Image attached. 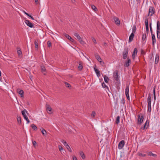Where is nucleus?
<instances>
[{
    "mask_svg": "<svg viewBox=\"0 0 160 160\" xmlns=\"http://www.w3.org/2000/svg\"><path fill=\"white\" fill-rule=\"evenodd\" d=\"M146 37V34L145 33L144 34H143L142 35V40L144 41L145 40Z\"/></svg>",
    "mask_w": 160,
    "mask_h": 160,
    "instance_id": "obj_38",
    "label": "nucleus"
},
{
    "mask_svg": "<svg viewBox=\"0 0 160 160\" xmlns=\"http://www.w3.org/2000/svg\"><path fill=\"white\" fill-rule=\"evenodd\" d=\"M66 147L67 148V149L70 152H72L71 149L69 145H67V146H66Z\"/></svg>",
    "mask_w": 160,
    "mask_h": 160,
    "instance_id": "obj_40",
    "label": "nucleus"
},
{
    "mask_svg": "<svg viewBox=\"0 0 160 160\" xmlns=\"http://www.w3.org/2000/svg\"><path fill=\"white\" fill-rule=\"evenodd\" d=\"M157 29H160V23L159 21L157 22Z\"/></svg>",
    "mask_w": 160,
    "mask_h": 160,
    "instance_id": "obj_29",
    "label": "nucleus"
},
{
    "mask_svg": "<svg viewBox=\"0 0 160 160\" xmlns=\"http://www.w3.org/2000/svg\"><path fill=\"white\" fill-rule=\"evenodd\" d=\"M96 115L95 112L94 111H93L92 112L91 116L93 117H94Z\"/></svg>",
    "mask_w": 160,
    "mask_h": 160,
    "instance_id": "obj_47",
    "label": "nucleus"
},
{
    "mask_svg": "<svg viewBox=\"0 0 160 160\" xmlns=\"http://www.w3.org/2000/svg\"><path fill=\"white\" fill-rule=\"evenodd\" d=\"M104 79L105 82L106 83H108V80H109V79H108V77H107L106 75H105L104 77Z\"/></svg>",
    "mask_w": 160,
    "mask_h": 160,
    "instance_id": "obj_30",
    "label": "nucleus"
},
{
    "mask_svg": "<svg viewBox=\"0 0 160 160\" xmlns=\"http://www.w3.org/2000/svg\"><path fill=\"white\" fill-rule=\"evenodd\" d=\"M47 110L48 112V113H49V112H48V111H49L50 112L51 111L52 108H51V107L49 106H48L47 108Z\"/></svg>",
    "mask_w": 160,
    "mask_h": 160,
    "instance_id": "obj_36",
    "label": "nucleus"
},
{
    "mask_svg": "<svg viewBox=\"0 0 160 160\" xmlns=\"http://www.w3.org/2000/svg\"><path fill=\"white\" fill-rule=\"evenodd\" d=\"M96 58L98 62H101L102 60L99 55H96Z\"/></svg>",
    "mask_w": 160,
    "mask_h": 160,
    "instance_id": "obj_21",
    "label": "nucleus"
},
{
    "mask_svg": "<svg viewBox=\"0 0 160 160\" xmlns=\"http://www.w3.org/2000/svg\"><path fill=\"white\" fill-rule=\"evenodd\" d=\"M118 71L116 70L113 73V77L115 80L118 81L119 80V76L118 75Z\"/></svg>",
    "mask_w": 160,
    "mask_h": 160,
    "instance_id": "obj_6",
    "label": "nucleus"
},
{
    "mask_svg": "<svg viewBox=\"0 0 160 160\" xmlns=\"http://www.w3.org/2000/svg\"><path fill=\"white\" fill-rule=\"evenodd\" d=\"M140 0H136V1L138 2V3H140Z\"/></svg>",
    "mask_w": 160,
    "mask_h": 160,
    "instance_id": "obj_64",
    "label": "nucleus"
},
{
    "mask_svg": "<svg viewBox=\"0 0 160 160\" xmlns=\"http://www.w3.org/2000/svg\"><path fill=\"white\" fill-rule=\"evenodd\" d=\"M41 130L43 135H45L46 134L47 132L43 128H42V129H41Z\"/></svg>",
    "mask_w": 160,
    "mask_h": 160,
    "instance_id": "obj_24",
    "label": "nucleus"
},
{
    "mask_svg": "<svg viewBox=\"0 0 160 160\" xmlns=\"http://www.w3.org/2000/svg\"><path fill=\"white\" fill-rule=\"evenodd\" d=\"M32 144H33V145L34 146H35V145H36V141H32Z\"/></svg>",
    "mask_w": 160,
    "mask_h": 160,
    "instance_id": "obj_52",
    "label": "nucleus"
},
{
    "mask_svg": "<svg viewBox=\"0 0 160 160\" xmlns=\"http://www.w3.org/2000/svg\"><path fill=\"white\" fill-rule=\"evenodd\" d=\"M102 87L103 88H107V89L108 90H109V88H108V86H107L104 82H103L102 83Z\"/></svg>",
    "mask_w": 160,
    "mask_h": 160,
    "instance_id": "obj_27",
    "label": "nucleus"
},
{
    "mask_svg": "<svg viewBox=\"0 0 160 160\" xmlns=\"http://www.w3.org/2000/svg\"><path fill=\"white\" fill-rule=\"evenodd\" d=\"M144 117L142 114H139L138 116V122L139 124H141L143 120Z\"/></svg>",
    "mask_w": 160,
    "mask_h": 160,
    "instance_id": "obj_3",
    "label": "nucleus"
},
{
    "mask_svg": "<svg viewBox=\"0 0 160 160\" xmlns=\"http://www.w3.org/2000/svg\"><path fill=\"white\" fill-rule=\"evenodd\" d=\"M159 56L158 54H156V55L155 57V64H157L159 61Z\"/></svg>",
    "mask_w": 160,
    "mask_h": 160,
    "instance_id": "obj_17",
    "label": "nucleus"
},
{
    "mask_svg": "<svg viewBox=\"0 0 160 160\" xmlns=\"http://www.w3.org/2000/svg\"><path fill=\"white\" fill-rule=\"evenodd\" d=\"M25 23L30 28H32L33 27V24L28 20H26L25 21Z\"/></svg>",
    "mask_w": 160,
    "mask_h": 160,
    "instance_id": "obj_8",
    "label": "nucleus"
},
{
    "mask_svg": "<svg viewBox=\"0 0 160 160\" xmlns=\"http://www.w3.org/2000/svg\"><path fill=\"white\" fill-rule=\"evenodd\" d=\"M138 155L140 156L143 157H145L146 156V154H142L141 153H138Z\"/></svg>",
    "mask_w": 160,
    "mask_h": 160,
    "instance_id": "obj_45",
    "label": "nucleus"
},
{
    "mask_svg": "<svg viewBox=\"0 0 160 160\" xmlns=\"http://www.w3.org/2000/svg\"><path fill=\"white\" fill-rule=\"evenodd\" d=\"M120 117L119 116H118L116 118V124H118L120 122Z\"/></svg>",
    "mask_w": 160,
    "mask_h": 160,
    "instance_id": "obj_23",
    "label": "nucleus"
},
{
    "mask_svg": "<svg viewBox=\"0 0 160 160\" xmlns=\"http://www.w3.org/2000/svg\"><path fill=\"white\" fill-rule=\"evenodd\" d=\"M18 92L19 93V94L22 95V97L23 95L24 92L22 90H20Z\"/></svg>",
    "mask_w": 160,
    "mask_h": 160,
    "instance_id": "obj_37",
    "label": "nucleus"
},
{
    "mask_svg": "<svg viewBox=\"0 0 160 160\" xmlns=\"http://www.w3.org/2000/svg\"><path fill=\"white\" fill-rule=\"evenodd\" d=\"M147 102L148 103V105H151V97L150 96V94H149L147 98Z\"/></svg>",
    "mask_w": 160,
    "mask_h": 160,
    "instance_id": "obj_12",
    "label": "nucleus"
},
{
    "mask_svg": "<svg viewBox=\"0 0 160 160\" xmlns=\"http://www.w3.org/2000/svg\"><path fill=\"white\" fill-rule=\"evenodd\" d=\"M127 59V61H126L125 64V65L127 67H128L129 65V63H131L130 59L128 58Z\"/></svg>",
    "mask_w": 160,
    "mask_h": 160,
    "instance_id": "obj_15",
    "label": "nucleus"
},
{
    "mask_svg": "<svg viewBox=\"0 0 160 160\" xmlns=\"http://www.w3.org/2000/svg\"><path fill=\"white\" fill-rule=\"evenodd\" d=\"M146 30L147 33H148L149 32V28L148 27L146 28Z\"/></svg>",
    "mask_w": 160,
    "mask_h": 160,
    "instance_id": "obj_55",
    "label": "nucleus"
},
{
    "mask_svg": "<svg viewBox=\"0 0 160 160\" xmlns=\"http://www.w3.org/2000/svg\"><path fill=\"white\" fill-rule=\"evenodd\" d=\"M113 19L114 20L115 23L117 25H119L120 24V22L119 18H118L116 17H114Z\"/></svg>",
    "mask_w": 160,
    "mask_h": 160,
    "instance_id": "obj_10",
    "label": "nucleus"
},
{
    "mask_svg": "<svg viewBox=\"0 0 160 160\" xmlns=\"http://www.w3.org/2000/svg\"><path fill=\"white\" fill-rule=\"evenodd\" d=\"M24 12V13L25 14H26V15H27L29 17L30 16V15L28 13H27L25 11H23Z\"/></svg>",
    "mask_w": 160,
    "mask_h": 160,
    "instance_id": "obj_53",
    "label": "nucleus"
},
{
    "mask_svg": "<svg viewBox=\"0 0 160 160\" xmlns=\"http://www.w3.org/2000/svg\"><path fill=\"white\" fill-rule=\"evenodd\" d=\"M47 44L48 46L49 47H51L52 46V43L51 42L49 41H48L47 42Z\"/></svg>",
    "mask_w": 160,
    "mask_h": 160,
    "instance_id": "obj_43",
    "label": "nucleus"
},
{
    "mask_svg": "<svg viewBox=\"0 0 160 160\" xmlns=\"http://www.w3.org/2000/svg\"><path fill=\"white\" fill-rule=\"evenodd\" d=\"M92 41H93V42L94 43H97V42H96V39L94 38H92Z\"/></svg>",
    "mask_w": 160,
    "mask_h": 160,
    "instance_id": "obj_49",
    "label": "nucleus"
},
{
    "mask_svg": "<svg viewBox=\"0 0 160 160\" xmlns=\"http://www.w3.org/2000/svg\"><path fill=\"white\" fill-rule=\"evenodd\" d=\"M149 26H150V32L151 34V35H152V34H153L152 33V23H151L149 24Z\"/></svg>",
    "mask_w": 160,
    "mask_h": 160,
    "instance_id": "obj_39",
    "label": "nucleus"
},
{
    "mask_svg": "<svg viewBox=\"0 0 160 160\" xmlns=\"http://www.w3.org/2000/svg\"><path fill=\"white\" fill-rule=\"evenodd\" d=\"M103 45H104V46H105V47H106V46H107V43H106L104 42V43H103Z\"/></svg>",
    "mask_w": 160,
    "mask_h": 160,
    "instance_id": "obj_62",
    "label": "nucleus"
},
{
    "mask_svg": "<svg viewBox=\"0 0 160 160\" xmlns=\"http://www.w3.org/2000/svg\"><path fill=\"white\" fill-rule=\"evenodd\" d=\"M157 37L158 38H160V29H157Z\"/></svg>",
    "mask_w": 160,
    "mask_h": 160,
    "instance_id": "obj_20",
    "label": "nucleus"
},
{
    "mask_svg": "<svg viewBox=\"0 0 160 160\" xmlns=\"http://www.w3.org/2000/svg\"><path fill=\"white\" fill-rule=\"evenodd\" d=\"M136 26L135 25H134L133 26V27L132 28V32L133 33H134L136 31Z\"/></svg>",
    "mask_w": 160,
    "mask_h": 160,
    "instance_id": "obj_25",
    "label": "nucleus"
},
{
    "mask_svg": "<svg viewBox=\"0 0 160 160\" xmlns=\"http://www.w3.org/2000/svg\"><path fill=\"white\" fill-rule=\"evenodd\" d=\"M41 69L42 72H45L46 71V68L44 66H41Z\"/></svg>",
    "mask_w": 160,
    "mask_h": 160,
    "instance_id": "obj_35",
    "label": "nucleus"
},
{
    "mask_svg": "<svg viewBox=\"0 0 160 160\" xmlns=\"http://www.w3.org/2000/svg\"><path fill=\"white\" fill-rule=\"evenodd\" d=\"M61 141L63 143H64V142H65L66 141H64L63 140H61Z\"/></svg>",
    "mask_w": 160,
    "mask_h": 160,
    "instance_id": "obj_61",
    "label": "nucleus"
},
{
    "mask_svg": "<svg viewBox=\"0 0 160 160\" xmlns=\"http://www.w3.org/2000/svg\"><path fill=\"white\" fill-rule=\"evenodd\" d=\"M70 40L71 42H74L75 41V40L73 39H72V38H71V39H70V40Z\"/></svg>",
    "mask_w": 160,
    "mask_h": 160,
    "instance_id": "obj_58",
    "label": "nucleus"
},
{
    "mask_svg": "<svg viewBox=\"0 0 160 160\" xmlns=\"http://www.w3.org/2000/svg\"><path fill=\"white\" fill-rule=\"evenodd\" d=\"M94 70L95 72L97 74V76L98 77H100L101 74H100V72L99 70L95 68H94Z\"/></svg>",
    "mask_w": 160,
    "mask_h": 160,
    "instance_id": "obj_13",
    "label": "nucleus"
},
{
    "mask_svg": "<svg viewBox=\"0 0 160 160\" xmlns=\"http://www.w3.org/2000/svg\"><path fill=\"white\" fill-rule=\"evenodd\" d=\"M152 45L153 47H154L155 44L156 42L155 37L154 34H152Z\"/></svg>",
    "mask_w": 160,
    "mask_h": 160,
    "instance_id": "obj_9",
    "label": "nucleus"
},
{
    "mask_svg": "<svg viewBox=\"0 0 160 160\" xmlns=\"http://www.w3.org/2000/svg\"><path fill=\"white\" fill-rule=\"evenodd\" d=\"M58 148H59V150L60 151H61L62 150H63V148H62V147L61 146H58Z\"/></svg>",
    "mask_w": 160,
    "mask_h": 160,
    "instance_id": "obj_48",
    "label": "nucleus"
},
{
    "mask_svg": "<svg viewBox=\"0 0 160 160\" xmlns=\"http://www.w3.org/2000/svg\"><path fill=\"white\" fill-rule=\"evenodd\" d=\"M73 35L75 37H76L79 41L80 42L81 44H83L84 43V42L82 39L81 37L76 32H74L73 33Z\"/></svg>",
    "mask_w": 160,
    "mask_h": 160,
    "instance_id": "obj_2",
    "label": "nucleus"
},
{
    "mask_svg": "<svg viewBox=\"0 0 160 160\" xmlns=\"http://www.w3.org/2000/svg\"><path fill=\"white\" fill-rule=\"evenodd\" d=\"M138 52V50L136 48H135L132 53V57L133 59H134L136 55H137Z\"/></svg>",
    "mask_w": 160,
    "mask_h": 160,
    "instance_id": "obj_11",
    "label": "nucleus"
},
{
    "mask_svg": "<svg viewBox=\"0 0 160 160\" xmlns=\"http://www.w3.org/2000/svg\"><path fill=\"white\" fill-rule=\"evenodd\" d=\"M34 44L35 48L38 49V44L36 40L34 42Z\"/></svg>",
    "mask_w": 160,
    "mask_h": 160,
    "instance_id": "obj_42",
    "label": "nucleus"
},
{
    "mask_svg": "<svg viewBox=\"0 0 160 160\" xmlns=\"http://www.w3.org/2000/svg\"><path fill=\"white\" fill-rule=\"evenodd\" d=\"M148 111L150 112L151 111V105H148Z\"/></svg>",
    "mask_w": 160,
    "mask_h": 160,
    "instance_id": "obj_44",
    "label": "nucleus"
},
{
    "mask_svg": "<svg viewBox=\"0 0 160 160\" xmlns=\"http://www.w3.org/2000/svg\"><path fill=\"white\" fill-rule=\"evenodd\" d=\"M128 52V48H124V50L122 52L123 58L124 59L127 58Z\"/></svg>",
    "mask_w": 160,
    "mask_h": 160,
    "instance_id": "obj_4",
    "label": "nucleus"
},
{
    "mask_svg": "<svg viewBox=\"0 0 160 160\" xmlns=\"http://www.w3.org/2000/svg\"><path fill=\"white\" fill-rule=\"evenodd\" d=\"M63 35L65 37H66L67 39H68L69 40H70V39H71V38H72L69 35H68L66 33H64L63 34Z\"/></svg>",
    "mask_w": 160,
    "mask_h": 160,
    "instance_id": "obj_22",
    "label": "nucleus"
},
{
    "mask_svg": "<svg viewBox=\"0 0 160 160\" xmlns=\"http://www.w3.org/2000/svg\"><path fill=\"white\" fill-rule=\"evenodd\" d=\"M155 13V11L153 7H150L149 9V13L148 15L151 16Z\"/></svg>",
    "mask_w": 160,
    "mask_h": 160,
    "instance_id": "obj_5",
    "label": "nucleus"
},
{
    "mask_svg": "<svg viewBox=\"0 0 160 160\" xmlns=\"http://www.w3.org/2000/svg\"><path fill=\"white\" fill-rule=\"evenodd\" d=\"M17 50L18 55L19 56H20L22 54V52L21 49L20 48L18 47L17 48Z\"/></svg>",
    "mask_w": 160,
    "mask_h": 160,
    "instance_id": "obj_16",
    "label": "nucleus"
},
{
    "mask_svg": "<svg viewBox=\"0 0 160 160\" xmlns=\"http://www.w3.org/2000/svg\"><path fill=\"white\" fill-rule=\"evenodd\" d=\"M145 128H146L145 125H144L143 127H141V129L142 130H144Z\"/></svg>",
    "mask_w": 160,
    "mask_h": 160,
    "instance_id": "obj_50",
    "label": "nucleus"
},
{
    "mask_svg": "<svg viewBox=\"0 0 160 160\" xmlns=\"http://www.w3.org/2000/svg\"><path fill=\"white\" fill-rule=\"evenodd\" d=\"M91 6L92 9H93V10H94L95 11H98V9L94 5H91Z\"/></svg>",
    "mask_w": 160,
    "mask_h": 160,
    "instance_id": "obj_28",
    "label": "nucleus"
},
{
    "mask_svg": "<svg viewBox=\"0 0 160 160\" xmlns=\"http://www.w3.org/2000/svg\"><path fill=\"white\" fill-rule=\"evenodd\" d=\"M30 16H29V17H30L32 19V20H34V18H33V17H32V16H31V15Z\"/></svg>",
    "mask_w": 160,
    "mask_h": 160,
    "instance_id": "obj_59",
    "label": "nucleus"
},
{
    "mask_svg": "<svg viewBox=\"0 0 160 160\" xmlns=\"http://www.w3.org/2000/svg\"><path fill=\"white\" fill-rule=\"evenodd\" d=\"M63 144H64V145L66 147V146H67V145H68V144L67 143V142H64V143H63Z\"/></svg>",
    "mask_w": 160,
    "mask_h": 160,
    "instance_id": "obj_56",
    "label": "nucleus"
},
{
    "mask_svg": "<svg viewBox=\"0 0 160 160\" xmlns=\"http://www.w3.org/2000/svg\"><path fill=\"white\" fill-rule=\"evenodd\" d=\"M126 96L127 97V99L128 100H129L130 98H129V95H126Z\"/></svg>",
    "mask_w": 160,
    "mask_h": 160,
    "instance_id": "obj_54",
    "label": "nucleus"
},
{
    "mask_svg": "<svg viewBox=\"0 0 160 160\" xmlns=\"http://www.w3.org/2000/svg\"><path fill=\"white\" fill-rule=\"evenodd\" d=\"M18 123L20 124L21 122V117H18L17 118Z\"/></svg>",
    "mask_w": 160,
    "mask_h": 160,
    "instance_id": "obj_32",
    "label": "nucleus"
},
{
    "mask_svg": "<svg viewBox=\"0 0 160 160\" xmlns=\"http://www.w3.org/2000/svg\"><path fill=\"white\" fill-rule=\"evenodd\" d=\"M64 84L66 87L67 88H70L71 86L70 84L69 83L66 82H64Z\"/></svg>",
    "mask_w": 160,
    "mask_h": 160,
    "instance_id": "obj_34",
    "label": "nucleus"
},
{
    "mask_svg": "<svg viewBox=\"0 0 160 160\" xmlns=\"http://www.w3.org/2000/svg\"><path fill=\"white\" fill-rule=\"evenodd\" d=\"M61 141L63 143H64V142H65L66 141H64L63 140H61Z\"/></svg>",
    "mask_w": 160,
    "mask_h": 160,
    "instance_id": "obj_60",
    "label": "nucleus"
},
{
    "mask_svg": "<svg viewBox=\"0 0 160 160\" xmlns=\"http://www.w3.org/2000/svg\"><path fill=\"white\" fill-rule=\"evenodd\" d=\"M145 23L146 28L148 27V18H146L145 19Z\"/></svg>",
    "mask_w": 160,
    "mask_h": 160,
    "instance_id": "obj_33",
    "label": "nucleus"
},
{
    "mask_svg": "<svg viewBox=\"0 0 160 160\" xmlns=\"http://www.w3.org/2000/svg\"><path fill=\"white\" fill-rule=\"evenodd\" d=\"M129 86H127L125 90V95H129Z\"/></svg>",
    "mask_w": 160,
    "mask_h": 160,
    "instance_id": "obj_19",
    "label": "nucleus"
},
{
    "mask_svg": "<svg viewBox=\"0 0 160 160\" xmlns=\"http://www.w3.org/2000/svg\"><path fill=\"white\" fill-rule=\"evenodd\" d=\"M34 1L37 4L38 3V0H34Z\"/></svg>",
    "mask_w": 160,
    "mask_h": 160,
    "instance_id": "obj_63",
    "label": "nucleus"
},
{
    "mask_svg": "<svg viewBox=\"0 0 160 160\" xmlns=\"http://www.w3.org/2000/svg\"><path fill=\"white\" fill-rule=\"evenodd\" d=\"M134 36V33H132L129 37V42H131L133 40Z\"/></svg>",
    "mask_w": 160,
    "mask_h": 160,
    "instance_id": "obj_14",
    "label": "nucleus"
},
{
    "mask_svg": "<svg viewBox=\"0 0 160 160\" xmlns=\"http://www.w3.org/2000/svg\"><path fill=\"white\" fill-rule=\"evenodd\" d=\"M125 144V141L124 140L121 141L119 143L118 148L119 149H122V148L124 147Z\"/></svg>",
    "mask_w": 160,
    "mask_h": 160,
    "instance_id": "obj_7",
    "label": "nucleus"
},
{
    "mask_svg": "<svg viewBox=\"0 0 160 160\" xmlns=\"http://www.w3.org/2000/svg\"><path fill=\"white\" fill-rule=\"evenodd\" d=\"M153 92L154 98V100L155 101L156 100L155 88L153 89Z\"/></svg>",
    "mask_w": 160,
    "mask_h": 160,
    "instance_id": "obj_41",
    "label": "nucleus"
},
{
    "mask_svg": "<svg viewBox=\"0 0 160 160\" xmlns=\"http://www.w3.org/2000/svg\"><path fill=\"white\" fill-rule=\"evenodd\" d=\"M149 155L150 156H152L153 157H156L157 156V155L156 154H153L152 152H150Z\"/></svg>",
    "mask_w": 160,
    "mask_h": 160,
    "instance_id": "obj_46",
    "label": "nucleus"
},
{
    "mask_svg": "<svg viewBox=\"0 0 160 160\" xmlns=\"http://www.w3.org/2000/svg\"><path fill=\"white\" fill-rule=\"evenodd\" d=\"M73 160H78L77 158L75 156H73L72 157Z\"/></svg>",
    "mask_w": 160,
    "mask_h": 160,
    "instance_id": "obj_57",
    "label": "nucleus"
},
{
    "mask_svg": "<svg viewBox=\"0 0 160 160\" xmlns=\"http://www.w3.org/2000/svg\"><path fill=\"white\" fill-rule=\"evenodd\" d=\"M22 114L24 119L27 121V123H29L30 122V121L28 119L27 115V114H28L27 111L25 109H24L22 111Z\"/></svg>",
    "mask_w": 160,
    "mask_h": 160,
    "instance_id": "obj_1",
    "label": "nucleus"
},
{
    "mask_svg": "<svg viewBox=\"0 0 160 160\" xmlns=\"http://www.w3.org/2000/svg\"><path fill=\"white\" fill-rule=\"evenodd\" d=\"M31 127L32 128V129L34 130H36L37 128L36 126L34 124H32Z\"/></svg>",
    "mask_w": 160,
    "mask_h": 160,
    "instance_id": "obj_31",
    "label": "nucleus"
},
{
    "mask_svg": "<svg viewBox=\"0 0 160 160\" xmlns=\"http://www.w3.org/2000/svg\"><path fill=\"white\" fill-rule=\"evenodd\" d=\"M80 154L82 159H84L85 158V155H84V153L83 152H80Z\"/></svg>",
    "mask_w": 160,
    "mask_h": 160,
    "instance_id": "obj_26",
    "label": "nucleus"
},
{
    "mask_svg": "<svg viewBox=\"0 0 160 160\" xmlns=\"http://www.w3.org/2000/svg\"><path fill=\"white\" fill-rule=\"evenodd\" d=\"M79 66L78 68L79 70H81L83 66H82V62L81 61H79L78 62Z\"/></svg>",
    "mask_w": 160,
    "mask_h": 160,
    "instance_id": "obj_18",
    "label": "nucleus"
},
{
    "mask_svg": "<svg viewBox=\"0 0 160 160\" xmlns=\"http://www.w3.org/2000/svg\"><path fill=\"white\" fill-rule=\"evenodd\" d=\"M125 100L124 99L122 98L121 101V103H122L123 104L125 103Z\"/></svg>",
    "mask_w": 160,
    "mask_h": 160,
    "instance_id": "obj_51",
    "label": "nucleus"
}]
</instances>
